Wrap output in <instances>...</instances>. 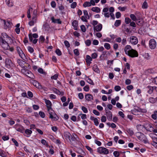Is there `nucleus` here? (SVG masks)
I'll return each instance as SVG.
<instances>
[{
    "label": "nucleus",
    "mask_w": 157,
    "mask_h": 157,
    "mask_svg": "<svg viewBox=\"0 0 157 157\" xmlns=\"http://www.w3.org/2000/svg\"><path fill=\"white\" fill-rule=\"evenodd\" d=\"M0 41L1 43V45L5 50H8L9 48V45L8 43V41L4 39L2 37H0Z\"/></svg>",
    "instance_id": "obj_1"
},
{
    "label": "nucleus",
    "mask_w": 157,
    "mask_h": 157,
    "mask_svg": "<svg viewBox=\"0 0 157 157\" xmlns=\"http://www.w3.org/2000/svg\"><path fill=\"white\" fill-rule=\"evenodd\" d=\"M49 114V118L53 121H57L59 118L57 115L55 113L54 111L52 109L48 111Z\"/></svg>",
    "instance_id": "obj_2"
},
{
    "label": "nucleus",
    "mask_w": 157,
    "mask_h": 157,
    "mask_svg": "<svg viewBox=\"0 0 157 157\" xmlns=\"http://www.w3.org/2000/svg\"><path fill=\"white\" fill-rule=\"evenodd\" d=\"M126 54L132 58L137 57L138 56V52L133 49H131L128 52V53Z\"/></svg>",
    "instance_id": "obj_3"
},
{
    "label": "nucleus",
    "mask_w": 157,
    "mask_h": 157,
    "mask_svg": "<svg viewBox=\"0 0 157 157\" xmlns=\"http://www.w3.org/2000/svg\"><path fill=\"white\" fill-rule=\"evenodd\" d=\"M98 152L100 154L107 155L109 154V151L108 150L104 147H100L98 148Z\"/></svg>",
    "instance_id": "obj_4"
},
{
    "label": "nucleus",
    "mask_w": 157,
    "mask_h": 157,
    "mask_svg": "<svg viewBox=\"0 0 157 157\" xmlns=\"http://www.w3.org/2000/svg\"><path fill=\"white\" fill-rule=\"evenodd\" d=\"M156 42L155 39H151L149 40V46L150 48L151 49H155L156 47Z\"/></svg>",
    "instance_id": "obj_5"
},
{
    "label": "nucleus",
    "mask_w": 157,
    "mask_h": 157,
    "mask_svg": "<svg viewBox=\"0 0 157 157\" xmlns=\"http://www.w3.org/2000/svg\"><path fill=\"white\" fill-rule=\"evenodd\" d=\"M13 63L10 59L7 58L6 59L5 65L7 68L10 69L13 66Z\"/></svg>",
    "instance_id": "obj_6"
},
{
    "label": "nucleus",
    "mask_w": 157,
    "mask_h": 157,
    "mask_svg": "<svg viewBox=\"0 0 157 157\" xmlns=\"http://www.w3.org/2000/svg\"><path fill=\"white\" fill-rule=\"evenodd\" d=\"M15 127L17 131L22 133L24 132L25 128L19 124H17L15 125Z\"/></svg>",
    "instance_id": "obj_7"
},
{
    "label": "nucleus",
    "mask_w": 157,
    "mask_h": 157,
    "mask_svg": "<svg viewBox=\"0 0 157 157\" xmlns=\"http://www.w3.org/2000/svg\"><path fill=\"white\" fill-rule=\"evenodd\" d=\"M17 50L20 57L24 60L25 56L20 48L19 47L17 46Z\"/></svg>",
    "instance_id": "obj_8"
},
{
    "label": "nucleus",
    "mask_w": 157,
    "mask_h": 157,
    "mask_svg": "<svg viewBox=\"0 0 157 157\" xmlns=\"http://www.w3.org/2000/svg\"><path fill=\"white\" fill-rule=\"evenodd\" d=\"M130 41L132 44L136 45L138 43V40L136 37L132 36L130 37Z\"/></svg>",
    "instance_id": "obj_9"
},
{
    "label": "nucleus",
    "mask_w": 157,
    "mask_h": 157,
    "mask_svg": "<svg viewBox=\"0 0 157 157\" xmlns=\"http://www.w3.org/2000/svg\"><path fill=\"white\" fill-rule=\"evenodd\" d=\"M45 101L46 105L48 111H49V110H52V109L51 108L52 104L51 101L46 99L45 100Z\"/></svg>",
    "instance_id": "obj_10"
},
{
    "label": "nucleus",
    "mask_w": 157,
    "mask_h": 157,
    "mask_svg": "<svg viewBox=\"0 0 157 157\" xmlns=\"http://www.w3.org/2000/svg\"><path fill=\"white\" fill-rule=\"evenodd\" d=\"M17 63L22 68H24L25 67L24 65L26 63V62L25 61L20 59H18L17 61Z\"/></svg>",
    "instance_id": "obj_11"
},
{
    "label": "nucleus",
    "mask_w": 157,
    "mask_h": 157,
    "mask_svg": "<svg viewBox=\"0 0 157 157\" xmlns=\"http://www.w3.org/2000/svg\"><path fill=\"white\" fill-rule=\"evenodd\" d=\"M102 24H99L96 26L94 27V32H99L101 31L102 29Z\"/></svg>",
    "instance_id": "obj_12"
},
{
    "label": "nucleus",
    "mask_w": 157,
    "mask_h": 157,
    "mask_svg": "<svg viewBox=\"0 0 157 157\" xmlns=\"http://www.w3.org/2000/svg\"><path fill=\"white\" fill-rule=\"evenodd\" d=\"M32 132V131L29 129H27L24 131V132L23 133L24 136H26V137H28L30 135Z\"/></svg>",
    "instance_id": "obj_13"
},
{
    "label": "nucleus",
    "mask_w": 157,
    "mask_h": 157,
    "mask_svg": "<svg viewBox=\"0 0 157 157\" xmlns=\"http://www.w3.org/2000/svg\"><path fill=\"white\" fill-rule=\"evenodd\" d=\"M135 21L136 24L140 26H142L144 22L143 20L141 18L136 19Z\"/></svg>",
    "instance_id": "obj_14"
},
{
    "label": "nucleus",
    "mask_w": 157,
    "mask_h": 157,
    "mask_svg": "<svg viewBox=\"0 0 157 157\" xmlns=\"http://www.w3.org/2000/svg\"><path fill=\"white\" fill-rule=\"evenodd\" d=\"M51 19L52 22L55 23L61 24L62 23V21L60 19H55L54 17H51Z\"/></svg>",
    "instance_id": "obj_15"
},
{
    "label": "nucleus",
    "mask_w": 157,
    "mask_h": 157,
    "mask_svg": "<svg viewBox=\"0 0 157 157\" xmlns=\"http://www.w3.org/2000/svg\"><path fill=\"white\" fill-rule=\"evenodd\" d=\"M53 90L54 93L59 95H63L64 94L63 92H60L59 90H57L56 88H54Z\"/></svg>",
    "instance_id": "obj_16"
},
{
    "label": "nucleus",
    "mask_w": 157,
    "mask_h": 157,
    "mask_svg": "<svg viewBox=\"0 0 157 157\" xmlns=\"http://www.w3.org/2000/svg\"><path fill=\"white\" fill-rule=\"evenodd\" d=\"M146 89L147 90V92L149 94H151L154 90V86H148L147 87Z\"/></svg>",
    "instance_id": "obj_17"
},
{
    "label": "nucleus",
    "mask_w": 157,
    "mask_h": 157,
    "mask_svg": "<svg viewBox=\"0 0 157 157\" xmlns=\"http://www.w3.org/2000/svg\"><path fill=\"white\" fill-rule=\"evenodd\" d=\"M90 119L92 121H93L94 123V124L97 126L99 124V122L97 118H95L94 117L91 116Z\"/></svg>",
    "instance_id": "obj_18"
},
{
    "label": "nucleus",
    "mask_w": 157,
    "mask_h": 157,
    "mask_svg": "<svg viewBox=\"0 0 157 157\" xmlns=\"http://www.w3.org/2000/svg\"><path fill=\"white\" fill-rule=\"evenodd\" d=\"M93 98L92 95L90 94H87L85 95V98L88 101H91V99H93Z\"/></svg>",
    "instance_id": "obj_19"
},
{
    "label": "nucleus",
    "mask_w": 157,
    "mask_h": 157,
    "mask_svg": "<svg viewBox=\"0 0 157 157\" xmlns=\"http://www.w3.org/2000/svg\"><path fill=\"white\" fill-rule=\"evenodd\" d=\"M64 137L66 140L68 139L70 140L71 137V135L68 132H66L64 134Z\"/></svg>",
    "instance_id": "obj_20"
},
{
    "label": "nucleus",
    "mask_w": 157,
    "mask_h": 157,
    "mask_svg": "<svg viewBox=\"0 0 157 157\" xmlns=\"http://www.w3.org/2000/svg\"><path fill=\"white\" fill-rule=\"evenodd\" d=\"M142 135V136H141V140H140L142 142H143L145 144L148 143V140L145 135L143 134Z\"/></svg>",
    "instance_id": "obj_21"
},
{
    "label": "nucleus",
    "mask_w": 157,
    "mask_h": 157,
    "mask_svg": "<svg viewBox=\"0 0 157 157\" xmlns=\"http://www.w3.org/2000/svg\"><path fill=\"white\" fill-rule=\"evenodd\" d=\"M72 25L74 27V29L77 30L78 26V21L77 20H74L72 22Z\"/></svg>",
    "instance_id": "obj_22"
},
{
    "label": "nucleus",
    "mask_w": 157,
    "mask_h": 157,
    "mask_svg": "<svg viewBox=\"0 0 157 157\" xmlns=\"http://www.w3.org/2000/svg\"><path fill=\"white\" fill-rule=\"evenodd\" d=\"M145 128L147 131L151 132H152L153 129V128L150 124H149L147 127H145Z\"/></svg>",
    "instance_id": "obj_23"
},
{
    "label": "nucleus",
    "mask_w": 157,
    "mask_h": 157,
    "mask_svg": "<svg viewBox=\"0 0 157 157\" xmlns=\"http://www.w3.org/2000/svg\"><path fill=\"white\" fill-rule=\"evenodd\" d=\"M132 48L129 45H127L126 46L124 49V51L125 54L128 53V52L130 51Z\"/></svg>",
    "instance_id": "obj_24"
},
{
    "label": "nucleus",
    "mask_w": 157,
    "mask_h": 157,
    "mask_svg": "<svg viewBox=\"0 0 157 157\" xmlns=\"http://www.w3.org/2000/svg\"><path fill=\"white\" fill-rule=\"evenodd\" d=\"M106 115L108 120L109 121L112 120V114L111 111H109L108 113L106 114Z\"/></svg>",
    "instance_id": "obj_25"
},
{
    "label": "nucleus",
    "mask_w": 157,
    "mask_h": 157,
    "mask_svg": "<svg viewBox=\"0 0 157 157\" xmlns=\"http://www.w3.org/2000/svg\"><path fill=\"white\" fill-rule=\"evenodd\" d=\"M92 69L95 72L99 73L100 71L97 65H94L92 68Z\"/></svg>",
    "instance_id": "obj_26"
},
{
    "label": "nucleus",
    "mask_w": 157,
    "mask_h": 157,
    "mask_svg": "<svg viewBox=\"0 0 157 157\" xmlns=\"http://www.w3.org/2000/svg\"><path fill=\"white\" fill-rule=\"evenodd\" d=\"M25 75H26L28 77L30 78H33V76H34L32 73L30 71L27 70Z\"/></svg>",
    "instance_id": "obj_27"
},
{
    "label": "nucleus",
    "mask_w": 157,
    "mask_h": 157,
    "mask_svg": "<svg viewBox=\"0 0 157 157\" xmlns=\"http://www.w3.org/2000/svg\"><path fill=\"white\" fill-rule=\"evenodd\" d=\"M34 84V85L35 86L36 88H37L39 89H42V86L40 84L37 82H35Z\"/></svg>",
    "instance_id": "obj_28"
},
{
    "label": "nucleus",
    "mask_w": 157,
    "mask_h": 157,
    "mask_svg": "<svg viewBox=\"0 0 157 157\" xmlns=\"http://www.w3.org/2000/svg\"><path fill=\"white\" fill-rule=\"evenodd\" d=\"M91 10L93 11L96 13H99L100 11V9L98 7H93L92 8Z\"/></svg>",
    "instance_id": "obj_29"
},
{
    "label": "nucleus",
    "mask_w": 157,
    "mask_h": 157,
    "mask_svg": "<svg viewBox=\"0 0 157 157\" xmlns=\"http://www.w3.org/2000/svg\"><path fill=\"white\" fill-rule=\"evenodd\" d=\"M6 2L7 5L9 7H12L13 5V3L12 1L10 0H6Z\"/></svg>",
    "instance_id": "obj_30"
},
{
    "label": "nucleus",
    "mask_w": 157,
    "mask_h": 157,
    "mask_svg": "<svg viewBox=\"0 0 157 157\" xmlns=\"http://www.w3.org/2000/svg\"><path fill=\"white\" fill-rule=\"evenodd\" d=\"M86 79L87 82L89 83L90 84L93 85H94V83L93 82L92 80L88 77H86Z\"/></svg>",
    "instance_id": "obj_31"
},
{
    "label": "nucleus",
    "mask_w": 157,
    "mask_h": 157,
    "mask_svg": "<svg viewBox=\"0 0 157 157\" xmlns=\"http://www.w3.org/2000/svg\"><path fill=\"white\" fill-rule=\"evenodd\" d=\"M8 36H9L6 33H3L1 34V37H2L3 38L5 39V40H7V39Z\"/></svg>",
    "instance_id": "obj_32"
},
{
    "label": "nucleus",
    "mask_w": 157,
    "mask_h": 157,
    "mask_svg": "<svg viewBox=\"0 0 157 157\" xmlns=\"http://www.w3.org/2000/svg\"><path fill=\"white\" fill-rule=\"evenodd\" d=\"M120 152L118 151H115L113 153V155L115 157H119L120 155Z\"/></svg>",
    "instance_id": "obj_33"
},
{
    "label": "nucleus",
    "mask_w": 157,
    "mask_h": 157,
    "mask_svg": "<svg viewBox=\"0 0 157 157\" xmlns=\"http://www.w3.org/2000/svg\"><path fill=\"white\" fill-rule=\"evenodd\" d=\"M45 40V39L44 37L43 36H41L39 38V43H42L44 42Z\"/></svg>",
    "instance_id": "obj_34"
},
{
    "label": "nucleus",
    "mask_w": 157,
    "mask_h": 157,
    "mask_svg": "<svg viewBox=\"0 0 157 157\" xmlns=\"http://www.w3.org/2000/svg\"><path fill=\"white\" fill-rule=\"evenodd\" d=\"M121 21L120 20H117L116 21L114 25L116 27L119 26L121 24Z\"/></svg>",
    "instance_id": "obj_35"
},
{
    "label": "nucleus",
    "mask_w": 157,
    "mask_h": 157,
    "mask_svg": "<svg viewBox=\"0 0 157 157\" xmlns=\"http://www.w3.org/2000/svg\"><path fill=\"white\" fill-rule=\"evenodd\" d=\"M146 0H145L142 4V7L143 9H146L147 8L148 5Z\"/></svg>",
    "instance_id": "obj_36"
},
{
    "label": "nucleus",
    "mask_w": 157,
    "mask_h": 157,
    "mask_svg": "<svg viewBox=\"0 0 157 157\" xmlns=\"http://www.w3.org/2000/svg\"><path fill=\"white\" fill-rule=\"evenodd\" d=\"M83 6L86 7L87 6H91V4L89 2H86L83 4Z\"/></svg>",
    "instance_id": "obj_37"
},
{
    "label": "nucleus",
    "mask_w": 157,
    "mask_h": 157,
    "mask_svg": "<svg viewBox=\"0 0 157 157\" xmlns=\"http://www.w3.org/2000/svg\"><path fill=\"white\" fill-rule=\"evenodd\" d=\"M107 124L109 126H110L113 128H115L116 127V125L114 123H112L111 124L110 123L108 122L107 123Z\"/></svg>",
    "instance_id": "obj_38"
},
{
    "label": "nucleus",
    "mask_w": 157,
    "mask_h": 157,
    "mask_svg": "<svg viewBox=\"0 0 157 157\" xmlns=\"http://www.w3.org/2000/svg\"><path fill=\"white\" fill-rule=\"evenodd\" d=\"M37 17V14L36 13L34 14L33 13V16H32V21H34V22H36Z\"/></svg>",
    "instance_id": "obj_39"
},
{
    "label": "nucleus",
    "mask_w": 157,
    "mask_h": 157,
    "mask_svg": "<svg viewBox=\"0 0 157 157\" xmlns=\"http://www.w3.org/2000/svg\"><path fill=\"white\" fill-rule=\"evenodd\" d=\"M143 134V133H139L138 132L136 133V136L137 138L140 140H141V136H142V135Z\"/></svg>",
    "instance_id": "obj_40"
},
{
    "label": "nucleus",
    "mask_w": 157,
    "mask_h": 157,
    "mask_svg": "<svg viewBox=\"0 0 157 157\" xmlns=\"http://www.w3.org/2000/svg\"><path fill=\"white\" fill-rule=\"evenodd\" d=\"M71 142L73 141H75L76 140V138H75L73 134V136L71 135V137L70 138V140H69Z\"/></svg>",
    "instance_id": "obj_41"
},
{
    "label": "nucleus",
    "mask_w": 157,
    "mask_h": 157,
    "mask_svg": "<svg viewBox=\"0 0 157 157\" xmlns=\"http://www.w3.org/2000/svg\"><path fill=\"white\" fill-rule=\"evenodd\" d=\"M130 17L131 19L133 21H136L137 19L136 17L134 14H132L130 15Z\"/></svg>",
    "instance_id": "obj_42"
},
{
    "label": "nucleus",
    "mask_w": 157,
    "mask_h": 157,
    "mask_svg": "<svg viewBox=\"0 0 157 157\" xmlns=\"http://www.w3.org/2000/svg\"><path fill=\"white\" fill-rule=\"evenodd\" d=\"M131 21V19L128 17H126L125 19V21L126 24H128Z\"/></svg>",
    "instance_id": "obj_43"
},
{
    "label": "nucleus",
    "mask_w": 157,
    "mask_h": 157,
    "mask_svg": "<svg viewBox=\"0 0 157 157\" xmlns=\"http://www.w3.org/2000/svg\"><path fill=\"white\" fill-rule=\"evenodd\" d=\"M104 47L107 50L109 49L110 48V46L109 44L105 43L104 44Z\"/></svg>",
    "instance_id": "obj_44"
},
{
    "label": "nucleus",
    "mask_w": 157,
    "mask_h": 157,
    "mask_svg": "<svg viewBox=\"0 0 157 157\" xmlns=\"http://www.w3.org/2000/svg\"><path fill=\"white\" fill-rule=\"evenodd\" d=\"M149 102L152 103H153L155 102V98L153 97H150L149 99Z\"/></svg>",
    "instance_id": "obj_45"
},
{
    "label": "nucleus",
    "mask_w": 157,
    "mask_h": 157,
    "mask_svg": "<svg viewBox=\"0 0 157 157\" xmlns=\"http://www.w3.org/2000/svg\"><path fill=\"white\" fill-rule=\"evenodd\" d=\"M56 53L58 56H61L62 55V52L59 49H57L56 50Z\"/></svg>",
    "instance_id": "obj_46"
},
{
    "label": "nucleus",
    "mask_w": 157,
    "mask_h": 157,
    "mask_svg": "<svg viewBox=\"0 0 157 157\" xmlns=\"http://www.w3.org/2000/svg\"><path fill=\"white\" fill-rule=\"evenodd\" d=\"M81 115V117L82 119L84 120L87 118L86 115V114L81 113L79 114V116Z\"/></svg>",
    "instance_id": "obj_47"
},
{
    "label": "nucleus",
    "mask_w": 157,
    "mask_h": 157,
    "mask_svg": "<svg viewBox=\"0 0 157 157\" xmlns=\"http://www.w3.org/2000/svg\"><path fill=\"white\" fill-rule=\"evenodd\" d=\"M77 5V3L76 2H74L71 5V7L72 8H75Z\"/></svg>",
    "instance_id": "obj_48"
},
{
    "label": "nucleus",
    "mask_w": 157,
    "mask_h": 157,
    "mask_svg": "<svg viewBox=\"0 0 157 157\" xmlns=\"http://www.w3.org/2000/svg\"><path fill=\"white\" fill-rule=\"evenodd\" d=\"M64 44H65V46L67 48H68L70 47V44L68 41L67 40H65L64 41Z\"/></svg>",
    "instance_id": "obj_49"
},
{
    "label": "nucleus",
    "mask_w": 157,
    "mask_h": 157,
    "mask_svg": "<svg viewBox=\"0 0 157 157\" xmlns=\"http://www.w3.org/2000/svg\"><path fill=\"white\" fill-rule=\"evenodd\" d=\"M127 131L131 136H132L134 134L133 131L130 128L128 129Z\"/></svg>",
    "instance_id": "obj_50"
},
{
    "label": "nucleus",
    "mask_w": 157,
    "mask_h": 157,
    "mask_svg": "<svg viewBox=\"0 0 157 157\" xmlns=\"http://www.w3.org/2000/svg\"><path fill=\"white\" fill-rule=\"evenodd\" d=\"M27 48L28 51L30 53H32L34 52V49L31 47L28 46Z\"/></svg>",
    "instance_id": "obj_51"
},
{
    "label": "nucleus",
    "mask_w": 157,
    "mask_h": 157,
    "mask_svg": "<svg viewBox=\"0 0 157 157\" xmlns=\"http://www.w3.org/2000/svg\"><path fill=\"white\" fill-rule=\"evenodd\" d=\"M81 30L83 32H85L86 31V28L85 26L83 25H82L80 26Z\"/></svg>",
    "instance_id": "obj_52"
},
{
    "label": "nucleus",
    "mask_w": 157,
    "mask_h": 157,
    "mask_svg": "<svg viewBox=\"0 0 157 157\" xmlns=\"http://www.w3.org/2000/svg\"><path fill=\"white\" fill-rule=\"evenodd\" d=\"M82 110L83 112L85 113H86L88 112V110L85 107L83 106L82 107Z\"/></svg>",
    "instance_id": "obj_53"
},
{
    "label": "nucleus",
    "mask_w": 157,
    "mask_h": 157,
    "mask_svg": "<svg viewBox=\"0 0 157 157\" xmlns=\"http://www.w3.org/2000/svg\"><path fill=\"white\" fill-rule=\"evenodd\" d=\"M12 141L13 142V143L14 144L16 147H18L19 146V144L18 143L17 141L14 138H12Z\"/></svg>",
    "instance_id": "obj_54"
},
{
    "label": "nucleus",
    "mask_w": 157,
    "mask_h": 157,
    "mask_svg": "<svg viewBox=\"0 0 157 157\" xmlns=\"http://www.w3.org/2000/svg\"><path fill=\"white\" fill-rule=\"evenodd\" d=\"M74 54L77 56H78L79 55V53L78 50L77 49H75L74 51Z\"/></svg>",
    "instance_id": "obj_55"
},
{
    "label": "nucleus",
    "mask_w": 157,
    "mask_h": 157,
    "mask_svg": "<svg viewBox=\"0 0 157 157\" xmlns=\"http://www.w3.org/2000/svg\"><path fill=\"white\" fill-rule=\"evenodd\" d=\"M86 61H90L92 60V58L88 55H86Z\"/></svg>",
    "instance_id": "obj_56"
},
{
    "label": "nucleus",
    "mask_w": 157,
    "mask_h": 157,
    "mask_svg": "<svg viewBox=\"0 0 157 157\" xmlns=\"http://www.w3.org/2000/svg\"><path fill=\"white\" fill-rule=\"evenodd\" d=\"M39 114L40 116V117L43 118H44L45 117V114L44 112L40 111L39 112Z\"/></svg>",
    "instance_id": "obj_57"
},
{
    "label": "nucleus",
    "mask_w": 157,
    "mask_h": 157,
    "mask_svg": "<svg viewBox=\"0 0 157 157\" xmlns=\"http://www.w3.org/2000/svg\"><path fill=\"white\" fill-rule=\"evenodd\" d=\"M114 89L116 91H118L121 89V87L120 86H116L114 87Z\"/></svg>",
    "instance_id": "obj_58"
},
{
    "label": "nucleus",
    "mask_w": 157,
    "mask_h": 157,
    "mask_svg": "<svg viewBox=\"0 0 157 157\" xmlns=\"http://www.w3.org/2000/svg\"><path fill=\"white\" fill-rule=\"evenodd\" d=\"M98 55L96 53H92L91 55V58L93 59H96L97 58Z\"/></svg>",
    "instance_id": "obj_59"
},
{
    "label": "nucleus",
    "mask_w": 157,
    "mask_h": 157,
    "mask_svg": "<svg viewBox=\"0 0 157 157\" xmlns=\"http://www.w3.org/2000/svg\"><path fill=\"white\" fill-rule=\"evenodd\" d=\"M58 77V75L57 74H56L54 75L51 77V78L52 79L56 80Z\"/></svg>",
    "instance_id": "obj_60"
},
{
    "label": "nucleus",
    "mask_w": 157,
    "mask_h": 157,
    "mask_svg": "<svg viewBox=\"0 0 157 157\" xmlns=\"http://www.w3.org/2000/svg\"><path fill=\"white\" fill-rule=\"evenodd\" d=\"M101 121L102 122H105L106 121V117L105 116H102L101 117Z\"/></svg>",
    "instance_id": "obj_61"
},
{
    "label": "nucleus",
    "mask_w": 157,
    "mask_h": 157,
    "mask_svg": "<svg viewBox=\"0 0 157 157\" xmlns=\"http://www.w3.org/2000/svg\"><path fill=\"white\" fill-rule=\"evenodd\" d=\"M85 42L86 45L87 46H90V45L91 43V41L90 40H87L85 41Z\"/></svg>",
    "instance_id": "obj_62"
},
{
    "label": "nucleus",
    "mask_w": 157,
    "mask_h": 157,
    "mask_svg": "<svg viewBox=\"0 0 157 157\" xmlns=\"http://www.w3.org/2000/svg\"><path fill=\"white\" fill-rule=\"evenodd\" d=\"M93 113L94 114L97 116H99L100 115V113L95 109H94L93 110Z\"/></svg>",
    "instance_id": "obj_63"
},
{
    "label": "nucleus",
    "mask_w": 157,
    "mask_h": 157,
    "mask_svg": "<svg viewBox=\"0 0 157 157\" xmlns=\"http://www.w3.org/2000/svg\"><path fill=\"white\" fill-rule=\"evenodd\" d=\"M4 24L6 26L8 27L10 24V21H6L5 20L4 21Z\"/></svg>",
    "instance_id": "obj_64"
}]
</instances>
